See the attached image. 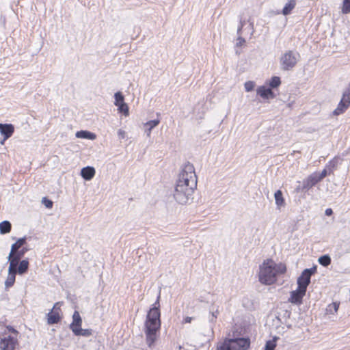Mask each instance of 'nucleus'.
Instances as JSON below:
<instances>
[{
	"label": "nucleus",
	"instance_id": "1",
	"mask_svg": "<svg viewBox=\"0 0 350 350\" xmlns=\"http://www.w3.org/2000/svg\"><path fill=\"white\" fill-rule=\"evenodd\" d=\"M197 175L193 164L185 163L180 171L174 191V198L180 204H190L197 187Z\"/></svg>",
	"mask_w": 350,
	"mask_h": 350
},
{
	"label": "nucleus",
	"instance_id": "2",
	"mask_svg": "<svg viewBox=\"0 0 350 350\" xmlns=\"http://www.w3.org/2000/svg\"><path fill=\"white\" fill-rule=\"evenodd\" d=\"M161 295L160 293L157 296V299L150 309L147 314L146 320L145 322V334L146 336V343L149 347L154 345V342L157 340V332L159 330L161 327L160 320V310H159V299Z\"/></svg>",
	"mask_w": 350,
	"mask_h": 350
},
{
	"label": "nucleus",
	"instance_id": "3",
	"mask_svg": "<svg viewBox=\"0 0 350 350\" xmlns=\"http://www.w3.org/2000/svg\"><path fill=\"white\" fill-rule=\"evenodd\" d=\"M286 271V267L284 263H276L271 259H267L259 267L258 280L262 284L271 285Z\"/></svg>",
	"mask_w": 350,
	"mask_h": 350
},
{
	"label": "nucleus",
	"instance_id": "4",
	"mask_svg": "<svg viewBox=\"0 0 350 350\" xmlns=\"http://www.w3.org/2000/svg\"><path fill=\"white\" fill-rule=\"evenodd\" d=\"M249 347V339L244 338H226L217 343L216 350H246Z\"/></svg>",
	"mask_w": 350,
	"mask_h": 350
},
{
	"label": "nucleus",
	"instance_id": "5",
	"mask_svg": "<svg viewBox=\"0 0 350 350\" xmlns=\"http://www.w3.org/2000/svg\"><path fill=\"white\" fill-rule=\"evenodd\" d=\"M300 55L295 51L288 50L282 53L280 57V68L282 70H292L297 65Z\"/></svg>",
	"mask_w": 350,
	"mask_h": 350
},
{
	"label": "nucleus",
	"instance_id": "6",
	"mask_svg": "<svg viewBox=\"0 0 350 350\" xmlns=\"http://www.w3.org/2000/svg\"><path fill=\"white\" fill-rule=\"evenodd\" d=\"M317 271V267L304 269L301 275L297 278V285L299 288L306 291L307 287L310 283V278Z\"/></svg>",
	"mask_w": 350,
	"mask_h": 350
},
{
	"label": "nucleus",
	"instance_id": "7",
	"mask_svg": "<svg viewBox=\"0 0 350 350\" xmlns=\"http://www.w3.org/2000/svg\"><path fill=\"white\" fill-rule=\"evenodd\" d=\"M17 339L6 333L0 334V350H14Z\"/></svg>",
	"mask_w": 350,
	"mask_h": 350
},
{
	"label": "nucleus",
	"instance_id": "8",
	"mask_svg": "<svg viewBox=\"0 0 350 350\" xmlns=\"http://www.w3.org/2000/svg\"><path fill=\"white\" fill-rule=\"evenodd\" d=\"M114 105L118 107V111L126 116H129V107L124 101V96L120 92H118L114 94Z\"/></svg>",
	"mask_w": 350,
	"mask_h": 350
},
{
	"label": "nucleus",
	"instance_id": "9",
	"mask_svg": "<svg viewBox=\"0 0 350 350\" xmlns=\"http://www.w3.org/2000/svg\"><path fill=\"white\" fill-rule=\"evenodd\" d=\"M59 304V302H57L55 304L53 309L48 313L47 314V323L49 325H53L57 323L60 320V316L57 311L59 310V308H57V306Z\"/></svg>",
	"mask_w": 350,
	"mask_h": 350
},
{
	"label": "nucleus",
	"instance_id": "10",
	"mask_svg": "<svg viewBox=\"0 0 350 350\" xmlns=\"http://www.w3.org/2000/svg\"><path fill=\"white\" fill-rule=\"evenodd\" d=\"M306 291L297 287L295 291L291 293L289 301L295 304H300L302 302V299L306 295Z\"/></svg>",
	"mask_w": 350,
	"mask_h": 350
},
{
	"label": "nucleus",
	"instance_id": "11",
	"mask_svg": "<svg viewBox=\"0 0 350 350\" xmlns=\"http://www.w3.org/2000/svg\"><path fill=\"white\" fill-rule=\"evenodd\" d=\"M350 105V98L348 96L342 94V98L338 105L336 109L334 111V114L336 116L340 115L345 112V111Z\"/></svg>",
	"mask_w": 350,
	"mask_h": 350
},
{
	"label": "nucleus",
	"instance_id": "12",
	"mask_svg": "<svg viewBox=\"0 0 350 350\" xmlns=\"http://www.w3.org/2000/svg\"><path fill=\"white\" fill-rule=\"evenodd\" d=\"M320 179L317 176V172L310 174L303 182V189H309L320 182Z\"/></svg>",
	"mask_w": 350,
	"mask_h": 350
},
{
	"label": "nucleus",
	"instance_id": "13",
	"mask_svg": "<svg viewBox=\"0 0 350 350\" xmlns=\"http://www.w3.org/2000/svg\"><path fill=\"white\" fill-rule=\"evenodd\" d=\"M14 132V126L12 124H1L0 123V133L5 139L10 138Z\"/></svg>",
	"mask_w": 350,
	"mask_h": 350
},
{
	"label": "nucleus",
	"instance_id": "14",
	"mask_svg": "<svg viewBox=\"0 0 350 350\" xmlns=\"http://www.w3.org/2000/svg\"><path fill=\"white\" fill-rule=\"evenodd\" d=\"M257 94L264 99H269L275 98V95L273 92L265 86H260L256 90Z\"/></svg>",
	"mask_w": 350,
	"mask_h": 350
},
{
	"label": "nucleus",
	"instance_id": "15",
	"mask_svg": "<svg viewBox=\"0 0 350 350\" xmlns=\"http://www.w3.org/2000/svg\"><path fill=\"white\" fill-rule=\"evenodd\" d=\"M297 0H288L282 11L278 12V14H282L284 16L291 14L297 5Z\"/></svg>",
	"mask_w": 350,
	"mask_h": 350
},
{
	"label": "nucleus",
	"instance_id": "16",
	"mask_svg": "<svg viewBox=\"0 0 350 350\" xmlns=\"http://www.w3.org/2000/svg\"><path fill=\"white\" fill-rule=\"evenodd\" d=\"M336 162L331 161L325 168L322 170L321 173H317V176L320 180H323L327 174H330L333 172V168L335 167Z\"/></svg>",
	"mask_w": 350,
	"mask_h": 350
},
{
	"label": "nucleus",
	"instance_id": "17",
	"mask_svg": "<svg viewBox=\"0 0 350 350\" xmlns=\"http://www.w3.org/2000/svg\"><path fill=\"white\" fill-rule=\"evenodd\" d=\"M95 169L93 167L87 166L81 170V176L86 180H91L95 175Z\"/></svg>",
	"mask_w": 350,
	"mask_h": 350
},
{
	"label": "nucleus",
	"instance_id": "18",
	"mask_svg": "<svg viewBox=\"0 0 350 350\" xmlns=\"http://www.w3.org/2000/svg\"><path fill=\"white\" fill-rule=\"evenodd\" d=\"M82 319L78 311H75L72 315V322L70 325V329L73 332V329L81 327Z\"/></svg>",
	"mask_w": 350,
	"mask_h": 350
},
{
	"label": "nucleus",
	"instance_id": "19",
	"mask_svg": "<svg viewBox=\"0 0 350 350\" xmlns=\"http://www.w3.org/2000/svg\"><path fill=\"white\" fill-rule=\"evenodd\" d=\"M160 122L159 119L148 121L144 124V132L147 137H150L152 130L156 127Z\"/></svg>",
	"mask_w": 350,
	"mask_h": 350
},
{
	"label": "nucleus",
	"instance_id": "20",
	"mask_svg": "<svg viewBox=\"0 0 350 350\" xmlns=\"http://www.w3.org/2000/svg\"><path fill=\"white\" fill-rule=\"evenodd\" d=\"M20 258L16 256L15 254L11 255V252H10L8 256V261L10 262V266L8 270L10 271L16 270L17 265L20 260Z\"/></svg>",
	"mask_w": 350,
	"mask_h": 350
},
{
	"label": "nucleus",
	"instance_id": "21",
	"mask_svg": "<svg viewBox=\"0 0 350 350\" xmlns=\"http://www.w3.org/2000/svg\"><path fill=\"white\" fill-rule=\"evenodd\" d=\"M76 137L81 139H88L94 140L96 138V135L88 131H77L75 134Z\"/></svg>",
	"mask_w": 350,
	"mask_h": 350
},
{
	"label": "nucleus",
	"instance_id": "22",
	"mask_svg": "<svg viewBox=\"0 0 350 350\" xmlns=\"http://www.w3.org/2000/svg\"><path fill=\"white\" fill-rule=\"evenodd\" d=\"M274 198L275 201V204L278 208L280 209L281 207H284L285 206V201L282 196V193L280 190H278L274 193Z\"/></svg>",
	"mask_w": 350,
	"mask_h": 350
},
{
	"label": "nucleus",
	"instance_id": "23",
	"mask_svg": "<svg viewBox=\"0 0 350 350\" xmlns=\"http://www.w3.org/2000/svg\"><path fill=\"white\" fill-rule=\"evenodd\" d=\"M16 273V270L12 271H10L8 270V275L5 282V287L10 288L13 286V284H14V282H15Z\"/></svg>",
	"mask_w": 350,
	"mask_h": 350
},
{
	"label": "nucleus",
	"instance_id": "24",
	"mask_svg": "<svg viewBox=\"0 0 350 350\" xmlns=\"http://www.w3.org/2000/svg\"><path fill=\"white\" fill-rule=\"evenodd\" d=\"M25 243H26L25 237L20 238L19 239H18V241L12 245L11 250H10L11 255L14 254L16 251L19 250L20 247H22Z\"/></svg>",
	"mask_w": 350,
	"mask_h": 350
},
{
	"label": "nucleus",
	"instance_id": "25",
	"mask_svg": "<svg viewBox=\"0 0 350 350\" xmlns=\"http://www.w3.org/2000/svg\"><path fill=\"white\" fill-rule=\"evenodd\" d=\"M29 267V261L27 260H23L20 262L18 268H16V273L22 275L27 272Z\"/></svg>",
	"mask_w": 350,
	"mask_h": 350
},
{
	"label": "nucleus",
	"instance_id": "26",
	"mask_svg": "<svg viewBox=\"0 0 350 350\" xmlns=\"http://www.w3.org/2000/svg\"><path fill=\"white\" fill-rule=\"evenodd\" d=\"M73 333L76 336H90L92 334V330L91 329H82L81 327L77 329H73Z\"/></svg>",
	"mask_w": 350,
	"mask_h": 350
},
{
	"label": "nucleus",
	"instance_id": "27",
	"mask_svg": "<svg viewBox=\"0 0 350 350\" xmlns=\"http://www.w3.org/2000/svg\"><path fill=\"white\" fill-rule=\"evenodd\" d=\"M11 224L8 221H3L0 223V233L2 234H7L11 230Z\"/></svg>",
	"mask_w": 350,
	"mask_h": 350
},
{
	"label": "nucleus",
	"instance_id": "28",
	"mask_svg": "<svg viewBox=\"0 0 350 350\" xmlns=\"http://www.w3.org/2000/svg\"><path fill=\"white\" fill-rule=\"evenodd\" d=\"M219 313V306H216V307H213L212 309H211L210 310V317H209V321L211 323H215L217 318V316Z\"/></svg>",
	"mask_w": 350,
	"mask_h": 350
},
{
	"label": "nucleus",
	"instance_id": "29",
	"mask_svg": "<svg viewBox=\"0 0 350 350\" xmlns=\"http://www.w3.org/2000/svg\"><path fill=\"white\" fill-rule=\"evenodd\" d=\"M340 304L338 302H333L327 306L326 312L327 314H335L337 312Z\"/></svg>",
	"mask_w": 350,
	"mask_h": 350
},
{
	"label": "nucleus",
	"instance_id": "30",
	"mask_svg": "<svg viewBox=\"0 0 350 350\" xmlns=\"http://www.w3.org/2000/svg\"><path fill=\"white\" fill-rule=\"evenodd\" d=\"M281 83L280 78L278 77H273L269 82V85L272 88H278Z\"/></svg>",
	"mask_w": 350,
	"mask_h": 350
},
{
	"label": "nucleus",
	"instance_id": "31",
	"mask_svg": "<svg viewBox=\"0 0 350 350\" xmlns=\"http://www.w3.org/2000/svg\"><path fill=\"white\" fill-rule=\"evenodd\" d=\"M277 338L275 337L273 340L267 341L264 350H275L276 347Z\"/></svg>",
	"mask_w": 350,
	"mask_h": 350
},
{
	"label": "nucleus",
	"instance_id": "32",
	"mask_svg": "<svg viewBox=\"0 0 350 350\" xmlns=\"http://www.w3.org/2000/svg\"><path fill=\"white\" fill-rule=\"evenodd\" d=\"M318 261L321 265L326 267L330 265L331 258L328 255H324L321 256Z\"/></svg>",
	"mask_w": 350,
	"mask_h": 350
},
{
	"label": "nucleus",
	"instance_id": "33",
	"mask_svg": "<svg viewBox=\"0 0 350 350\" xmlns=\"http://www.w3.org/2000/svg\"><path fill=\"white\" fill-rule=\"evenodd\" d=\"M342 12L343 14H348L350 12V0H344L343 1Z\"/></svg>",
	"mask_w": 350,
	"mask_h": 350
},
{
	"label": "nucleus",
	"instance_id": "34",
	"mask_svg": "<svg viewBox=\"0 0 350 350\" xmlns=\"http://www.w3.org/2000/svg\"><path fill=\"white\" fill-rule=\"evenodd\" d=\"M244 87L246 92H251L255 87V83L252 81H246L244 84Z\"/></svg>",
	"mask_w": 350,
	"mask_h": 350
},
{
	"label": "nucleus",
	"instance_id": "35",
	"mask_svg": "<svg viewBox=\"0 0 350 350\" xmlns=\"http://www.w3.org/2000/svg\"><path fill=\"white\" fill-rule=\"evenodd\" d=\"M42 203L46 208H51L53 206V202L46 198H43L42 200Z\"/></svg>",
	"mask_w": 350,
	"mask_h": 350
},
{
	"label": "nucleus",
	"instance_id": "36",
	"mask_svg": "<svg viewBox=\"0 0 350 350\" xmlns=\"http://www.w3.org/2000/svg\"><path fill=\"white\" fill-rule=\"evenodd\" d=\"M245 42V40L242 38L241 36H239L237 39V42H236V46H241L244 44V43Z\"/></svg>",
	"mask_w": 350,
	"mask_h": 350
},
{
	"label": "nucleus",
	"instance_id": "37",
	"mask_svg": "<svg viewBox=\"0 0 350 350\" xmlns=\"http://www.w3.org/2000/svg\"><path fill=\"white\" fill-rule=\"evenodd\" d=\"M27 251V248H23L21 250H18L17 251H16L14 254L16 256H17L18 257H19L20 258H21Z\"/></svg>",
	"mask_w": 350,
	"mask_h": 350
},
{
	"label": "nucleus",
	"instance_id": "38",
	"mask_svg": "<svg viewBox=\"0 0 350 350\" xmlns=\"http://www.w3.org/2000/svg\"><path fill=\"white\" fill-rule=\"evenodd\" d=\"M118 136L120 139H124L126 136V133L124 130L119 129L118 131Z\"/></svg>",
	"mask_w": 350,
	"mask_h": 350
},
{
	"label": "nucleus",
	"instance_id": "39",
	"mask_svg": "<svg viewBox=\"0 0 350 350\" xmlns=\"http://www.w3.org/2000/svg\"><path fill=\"white\" fill-rule=\"evenodd\" d=\"M244 24H245L244 21H240V25L239 26V27L237 29V34H238V36H241V30L243 29V27Z\"/></svg>",
	"mask_w": 350,
	"mask_h": 350
},
{
	"label": "nucleus",
	"instance_id": "40",
	"mask_svg": "<svg viewBox=\"0 0 350 350\" xmlns=\"http://www.w3.org/2000/svg\"><path fill=\"white\" fill-rule=\"evenodd\" d=\"M343 94L345 96H348L350 98V83L347 90L344 92Z\"/></svg>",
	"mask_w": 350,
	"mask_h": 350
},
{
	"label": "nucleus",
	"instance_id": "41",
	"mask_svg": "<svg viewBox=\"0 0 350 350\" xmlns=\"http://www.w3.org/2000/svg\"><path fill=\"white\" fill-rule=\"evenodd\" d=\"M332 213H333V211H332V208H327V209L325 210V214L326 215H327V216H330V215H332Z\"/></svg>",
	"mask_w": 350,
	"mask_h": 350
},
{
	"label": "nucleus",
	"instance_id": "42",
	"mask_svg": "<svg viewBox=\"0 0 350 350\" xmlns=\"http://www.w3.org/2000/svg\"><path fill=\"white\" fill-rule=\"evenodd\" d=\"M193 318L192 317H187L186 318H185L184 319V323H189L191 322Z\"/></svg>",
	"mask_w": 350,
	"mask_h": 350
},
{
	"label": "nucleus",
	"instance_id": "43",
	"mask_svg": "<svg viewBox=\"0 0 350 350\" xmlns=\"http://www.w3.org/2000/svg\"><path fill=\"white\" fill-rule=\"evenodd\" d=\"M7 329L9 330V332H11L14 333L16 336L17 331L16 329H14L12 327H8Z\"/></svg>",
	"mask_w": 350,
	"mask_h": 350
},
{
	"label": "nucleus",
	"instance_id": "44",
	"mask_svg": "<svg viewBox=\"0 0 350 350\" xmlns=\"http://www.w3.org/2000/svg\"><path fill=\"white\" fill-rule=\"evenodd\" d=\"M7 139H5V137H3V139L0 142V144L1 145H3L5 142L6 141Z\"/></svg>",
	"mask_w": 350,
	"mask_h": 350
},
{
	"label": "nucleus",
	"instance_id": "45",
	"mask_svg": "<svg viewBox=\"0 0 350 350\" xmlns=\"http://www.w3.org/2000/svg\"><path fill=\"white\" fill-rule=\"evenodd\" d=\"M251 29H253V24L250 23Z\"/></svg>",
	"mask_w": 350,
	"mask_h": 350
}]
</instances>
